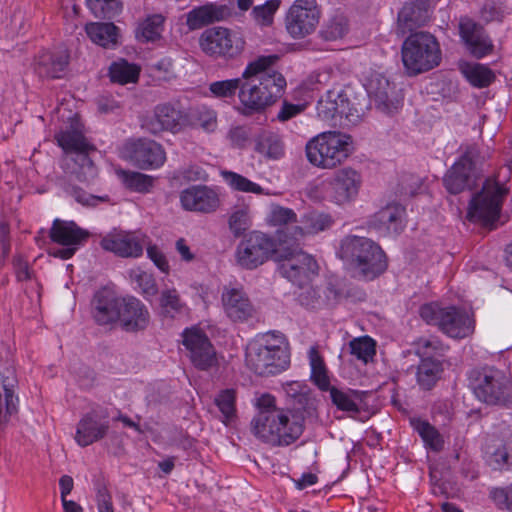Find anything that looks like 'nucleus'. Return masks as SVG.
I'll return each instance as SVG.
<instances>
[{"label":"nucleus","instance_id":"nucleus-1","mask_svg":"<svg viewBox=\"0 0 512 512\" xmlns=\"http://www.w3.org/2000/svg\"><path fill=\"white\" fill-rule=\"evenodd\" d=\"M277 60V55L260 56L246 66L238 93L245 108L261 111L281 97L286 80L281 73L271 69Z\"/></svg>","mask_w":512,"mask_h":512},{"label":"nucleus","instance_id":"nucleus-2","mask_svg":"<svg viewBox=\"0 0 512 512\" xmlns=\"http://www.w3.org/2000/svg\"><path fill=\"white\" fill-rule=\"evenodd\" d=\"M337 256L353 271L355 276L373 280L387 268L381 247L369 238L347 235L339 244Z\"/></svg>","mask_w":512,"mask_h":512},{"label":"nucleus","instance_id":"nucleus-3","mask_svg":"<svg viewBox=\"0 0 512 512\" xmlns=\"http://www.w3.org/2000/svg\"><path fill=\"white\" fill-rule=\"evenodd\" d=\"M245 361L260 376L278 374L290 364L288 346L282 336H262L248 344Z\"/></svg>","mask_w":512,"mask_h":512},{"label":"nucleus","instance_id":"nucleus-4","mask_svg":"<svg viewBox=\"0 0 512 512\" xmlns=\"http://www.w3.org/2000/svg\"><path fill=\"white\" fill-rule=\"evenodd\" d=\"M353 151L352 137L339 131L322 132L305 146L309 163L321 169H333L341 165Z\"/></svg>","mask_w":512,"mask_h":512},{"label":"nucleus","instance_id":"nucleus-5","mask_svg":"<svg viewBox=\"0 0 512 512\" xmlns=\"http://www.w3.org/2000/svg\"><path fill=\"white\" fill-rule=\"evenodd\" d=\"M58 145L64 150L63 168L66 173L75 175L79 181L89 182L97 176V168L89 154L95 148L83 134L73 128L61 131L55 136Z\"/></svg>","mask_w":512,"mask_h":512},{"label":"nucleus","instance_id":"nucleus-6","mask_svg":"<svg viewBox=\"0 0 512 512\" xmlns=\"http://www.w3.org/2000/svg\"><path fill=\"white\" fill-rule=\"evenodd\" d=\"M251 428L256 437L274 446L290 445L304 430L299 419L290 420L285 410L258 412L251 421Z\"/></svg>","mask_w":512,"mask_h":512},{"label":"nucleus","instance_id":"nucleus-7","mask_svg":"<svg viewBox=\"0 0 512 512\" xmlns=\"http://www.w3.org/2000/svg\"><path fill=\"white\" fill-rule=\"evenodd\" d=\"M402 62L410 76L439 65L441 51L436 38L427 32L412 33L402 45Z\"/></svg>","mask_w":512,"mask_h":512},{"label":"nucleus","instance_id":"nucleus-8","mask_svg":"<svg viewBox=\"0 0 512 512\" xmlns=\"http://www.w3.org/2000/svg\"><path fill=\"white\" fill-rule=\"evenodd\" d=\"M281 241L275 260L282 277L301 286L318 274L319 266L312 255L304 252L298 244H290L287 239Z\"/></svg>","mask_w":512,"mask_h":512},{"label":"nucleus","instance_id":"nucleus-9","mask_svg":"<svg viewBox=\"0 0 512 512\" xmlns=\"http://www.w3.org/2000/svg\"><path fill=\"white\" fill-rule=\"evenodd\" d=\"M419 314L428 324L436 325L448 337L462 339L474 331V322L469 314L454 306L441 307L428 303L420 307Z\"/></svg>","mask_w":512,"mask_h":512},{"label":"nucleus","instance_id":"nucleus-10","mask_svg":"<svg viewBox=\"0 0 512 512\" xmlns=\"http://www.w3.org/2000/svg\"><path fill=\"white\" fill-rule=\"evenodd\" d=\"M317 114L323 120L337 116L356 123L363 114V105L351 86H337L328 90L317 103Z\"/></svg>","mask_w":512,"mask_h":512},{"label":"nucleus","instance_id":"nucleus-11","mask_svg":"<svg viewBox=\"0 0 512 512\" xmlns=\"http://www.w3.org/2000/svg\"><path fill=\"white\" fill-rule=\"evenodd\" d=\"M473 391L476 398L486 405L512 407V381L498 369L485 368L478 372Z\"/></svg>","mask_w":512,"mask_h":512},{"label":"nucleus","instance_id":"nucleus-12","mask_svg":"<svg viewBox=\"0 0 512 512\" xmlns=\"http://www.w3.org/2000/svg\"><path fill=\"white\" fill-rule=\"evenodd\" d=\"M487 155L481 153L477 146H467L460 159L446 172L443 183L452 194L471 189L479 176L480 169Z\"/></svg>","mask_w":512,"mask_h":512},{"label":"nucleus","instance_id":"nucleus-13","mask_svg":"<svg viewBox=\"0 0 512 512\" xmlns=\"http://www.w3.org/2000/svg\"><path fill=\"white\" fill-rule=\"evenodd\" d=\"M189 123V112L172 102L157 104L151 114L141 118V128L151 135L177 134L188 128Z\"/></svg>","mask_w":512,"mask_h":512},{"label":"nucleus","instance_id":"nucleus-14","mask_svg":"<svg viewBox=\"0 0 512 512\" xmlns=\"http://www.w3.org/2000/svg\"><path fill=\"white\" fill-rule=\"evenodd\" d=\"M200 47L207 55L235 59L242 54L245 40L236 31L224 27L206 29L199 39Z\"/></svg>","mask_w":512,"mask_h":512},{"label":"nucleus","instance_id":"nucleus-15","mask_svg":"<svg viewBox=\"0 0 512 512\" xmlns=\"http://www.w3.org/2000/svg\"><path fill=\"white\" fill-rule=\"evenodd\" d=\"M505 190L499 184L486 180L482 190L475 194L469 205L471 221L491 226L499 218Z\"/></svg>","mask_w":512,"mask_h":512},{"label":"nucleus","instance_id":"nucleus-16","mask_svg":"<svg viewBox=\"0 0 512 512\" xmlns=\"http://www.w3.org/2000/svg\"><path fill=\"white\" fill-rule=\"evenodd\" d=\"M278 248L272 238L258 231L249 233L236 248V263L244 269L252 270L265 263L270 256L276 258Z\"/></svg>","mask_w":512,"mask_h":512},{"label":"nucleus","instance_id":"nucleus-17","mask_svg":"<svg viewBox=\"0 0 512 512\" xmlns=\"http://www.w3.org/2000/svg\"><path fill=\"white\" fill-rule=\"evenodd\" d=\"M320 16L316 0H295L286 15V30L292 38L302 39L315 31Z\"/></svg>","mask_w":512,"mask_h":512},{"label":"nucleus","instance_id":"nucleus-18","mask_svg":"<svg viewBox=\"0 0 512 512\" xmlns=\"http://www.w3.org/2000/svg\"><path fill=\"white\" fill-rule=\"evenodd\" d=\"M325 185L331 201L338 205H344L357 197L362 185V176L357 170L344 167L326 180Z\"/></svg>","mask_w":512,"mask_h":512},{"label":"nucleus","instance_id":"nucleus-19","mask_svg":"<svg viewBox=\"0 0 512 512\" xmlns=\"http://www.w3.org/2000/svg\"><path fill=\"white\" fill-rule=\"evenodd\" d=\"M486 460L494 470L512 463V429L503 425L487 435L483 447Z\"/></svg>","mask_w":512,"mask_h":512},{"label":"nucleus","instance_id":"nucleus-20","mask_svg":"<svg viewBox=\"0 0 512 512\" xmlns=\"http://www.w3.org/2000/svg\"><path fill=\"white\" fill-rule=\"evenodd\" d=\"M183 345L189 351L191 362L198 369L208 370L216 365V352L201 329L197 327L186 329L183 332Z\"/></svg>","mask_w":512,"mask_h":512},{"label":"nucleus","instance_id":"nucleus-21","mask_svg":"<svg viewBox=\"0 0 512 512\" xmlns=\"http://www.w3.org/2000/svg\"><path fill=\"white\" fill-rule=\"evenodd\" d=\"M126 156L141 169H157L166 161V153L161 144L154 140L138 139L124 146Z\"/></svg>","mask_w":512,"mask_h":512},{"label":"nucleus","instance_id":"nucleus-22","mask_svg":"<svg viewBox=\"0 0 512 512\" xmlns=\"http://www.w3.org/2000/svg\"><path fill=\"white\" fill-rule=\"evenodd\" d=\"M110 429L109 414L104 409H93L84 414L77 424L75 441L82 447L103 439Z\"/></svg>","mask_w":512,"mask_h":512},{"label":"nucleus","instance_id":"nucleus-23","mask_svg":"<svg viewBox=\"0 0 512 512\" xmlns=\"http://www.w3.org/2000/svg\"><path fill=\"white\" fill-rule=\"evenodd\" d=\"M180 203L184 210L209 214L221 206L219 193L206 185H194L180 192Z\"/></svg>","mask_w":512,"mask_h":512},{"label":"nucleus","instance_id":"nucleus-24","mask_svg":"<svg viewBox=\"0 0 512 512\" xmlns=\"http://www.w3.org/2000/svg\"><path fill=\"white\" fill-rule=\"evenodd\" d=\"M365 89L376 107L384 113H392L398 107L396 87L383 73L371 72L366 79Z\"/></svg>","mask_w":512,"mask_h":512},{"label":"nucleus","instance_id":"nucleus-25","mask_svg":"<svg viewBox=\"0 0 512 512\" xmlns=\"http://www.w3.org/2000/svg\"><path fill=\"white\" fill-rule=\"evenodd\" d=\"M341 291L328 282L323 285L299 286L297 302L308 310H320L335 306L341 299Z\"/></svg>","mask_w":512,"mask_h":512},{"label":"nucleus","instance_id":"nucleus-26","mask_svg":"<svg viewBox=\"0 0 512 512\" xmlns=\"http://www.w3.org/2000/svg\"><path fill=\"white\" fill-rule=\"evenodd\" d=\"M458 28L460 37L472 56L480 59L492 53V40L480 24L469 17H461Z\"/></svg>","mask_w":512,"mask_h":512},{"label":"nucleus","instance_id":"nucleus-27","mask_svg":"<svg viewBox=\"0 0 512 512\" xmlns=\"http://www.w3.org/2000/svg\"><path fill=\"white\" fill-rule=\"evenodd\" d=\"M145 236L140 232H112L101 240V247L114 254L129 258L139 257L143 253Z\"/></svg>","mask_w":512,"mask_h":512},{"label":"nucleus","instance_id":"nucleus-28","mask_svg":"<svg viewBox=\"0 0 512 512\" xmlns=\"http://www.w3.org/2000/svg\"><path fill=\"white\" fill-rule=\"evenodd\" d=\"M0 384L3 390V394H0L1 428L17 411L18 396L15 391L18 386V379L13 364L6 363L0 368Z\"/></svg>","mask_w":512,"mask_h":512},{"label":"nucleus","instance_id":"nucleus-29","mask_svg":"<svg viewBox=\"0 0 512 512\" xmlns=\"http://www.w3.org/2000/svg\"><path fill=\"white\" fill-rule=\"evenodd\" d=\"M118 320L125 331L138 332L147 328L150 314L139 299L135 297L122 298Z\"/></svg>","mask_w":512,"mask_h":512},{"label":"nucleus","instance_id":"nucleus-30","mask_svg":"<svg viewBox=\"0 0 512 512\" xmlns=\"http://www.w3.org/2000/svg\"><path fill=\"white\" fill-rule=\"evenodd\" d=\"M405 208L400 204H388L374 214L370 220V227L386 236L399 234L403 228Z\"/></svg>","mask_w":512,"mask_h":512},{"label":"nucleus","instance_id":"nucleus-31","mask_svg":"<svg viewBox=\"0 0 512 512\" xmlns=\"http://www.w3.org/2000/svg\"><path fill=\"white\" fill-rule=\"evenodd\" d=\"M122 298L108 290L98 291L92 302V315L99 325H107L119 319Z\"/></svg>","mask_w":512,"mask_h":512},{"label":"nucleus","instance_id":"nucleus-32","mask_svg":"<svg viewBox=\"0 0 512 512\" xmlns=\"http://www.w3.org/2000/svg\"><path fill=\"white\" fill-rule=\"evenodd\" d=\"M51 240L62 246L79 247L89 237V232L73 221L55 219L49 231Z\"/></svg>","mask_w":512,"mask_h":512},{"label":"nucleus","instance_id":"nucleus-33","mask_svg":"<svg viewBox=\"0 0 512 512\" xmlns=\"http://www.w3.org/2000/svg\"><path fill=\"white\" fill-rule=\"evenodd\" d=\"M222 303L225 313L233 321H244L253 314V306L242 290L225 289L222 294Z\"/></svg>","mask_w":512,"mask_h":512},{"label":"nucleus","instance_id":"nucleus-34","mask_svg":"<svg viewBox=\"0 0 512 512\" xmlns=\"http://www.w3.org/2000/svg\"><path fill=\"white\" fill-rule=\"evenodd\" d=\"M334 220L331 215L320 212H311L302 217V226H295L292 231L293 240L299 241L306 235H315L332 227Z\"/></svg>","mask_w":512,"mask_h":512},{"label":"nucleus","instance_id":"nucleus-35","mask_svg":"<svg viewBox=\"0 0 512 512\" xmlns=\"http://www.w3.org/2000/svg\"><path fill=\"white\" fill-rule=\"evenodd\" d=\"M68 58L66 51L43 52L37 59L36 71L41 77L60 78L68 65Z\"/></svg>","mask_w":512,"mask_h":512},{"label":"nucleus","instance_id":"nucleus-36","mask_svg":"<svg viewBox=\"0 0 512 512\" xmlns=\"http://www.w3.org/2000/svg\"><path fill=\"white\" fill-rule=\"evenodd\" d=\"M226 12L225 6L204 5L187 13L186 24L191 30L200 29L213 22L223 20Z\"/></svg>","mask_w":512,"mask_h":512},{"label":"nucleus","instance_id":"nucleus-37","mask_svg":"<svg viewBox=\"0 0 512 512\" xmlns=\"http://www.w3.org/2000/svg\"><path fill=\"white\" fill-rule=\"evenodd\" d=\"M332 403L345 412L358 413L360 404L363 402L367 392L358 390H341L331 387L329 390Z\"/></svg>","mask_w":512,"mask_h":512},{"label":"nucleus","instance_id":"nucleus-38","mask_svg":"<svg viewBox=\"0 0 512 512\" xmlns=\"http://www.w3.org/2000/svg\"><path fill=\"white\" fill-rule=\"evenodd\" d=\"M85 31L92 42L104 48L117 44L118 28L113 23H89Z\"/></svg>","mask_w":512,"mask_h":512},{"label":"nucleus","instance_id":"nucleus-39","mask_svg":"<svg viewBox=\"0 0 512 512\" xmlns=\"http://www.w3.org/2000/svg\"><path fill=\"white\" fill-rule=\"evenodd\" d=\"M426 18L419 7L406 4L398 13L397 33L404 36L424 25Z\"/></svg>","mask_w":512,"mask_h":512},{"label":"nucleus","instance_id":"nucleus-40","mask_svg":"<svg viewBox=\"0 0 512 512\" xmlns=\"http://www.w3.org/2000/svg\"><path fill=\"white\" fill-rule=\"evenodd\" d=\"M461 72L467 81L477 88L487 87L495 79L493 71L480 63H465L461 66Z\"/></svg>","mask_w":512,"mask_h":512},{"label":"nucleus","instance_id":"nucleus-41","mask_svg":"<svg viewBox=\"0 0 512 512\" xmlns=\"http://www.w3.org/2000/svg\"><path fill=\"white\" fill-rule=\"evenodd\" d=\"M251 224L250 208L248 205H235L230 209L228 214V227L235 237H239L249 230Z\"/></svg>","mask_w":512,"mask_h":512},{"label":"nucleus","instance_id":"nucleus-42","mask_svg":"<svg viewBox=\"0 0 512 512\" xmlns=\"http://www.w3.org/2000/svg\"><path fill=\"white\" fill-rule=\"evenodd\" d=\"M165 17L162 14H152L139 23L136 36L143 42L156 41L164 30Z\"/></svg>","mask_w":512,"mask_h":512},{"label":"nucleus","instance_id":"nucleus-43","mask_svg":"<svg viewBox=\"0 0 512 512\" xmlns=\"http://www.w3.org/2000/svg\"><path fill=\"white\" fill-rule=\"evenodd\" d=\"M442 371L441 362L434 358H424L418 365L417 381L425 390L431 389L439 379Z\"/></svg>","mask_w":512,"mask_h":512},{"label":"nucleus","instance_id":"nucleus-44","mask_svg":"<svg viewBox=\"0 0 512 512\" xmlns=\"http://www.w3.org/2000/svg\"><path fill=\"white\" fill-rule=\"evenodd\" d=\"M159 305L162 314L171 318L182 314L186 309L185 303L175 288H166L161 291Z\"/></svg>","mask_w":512,"mask_h":512},{"label":"nucleus","instance_id":"nucleus-45","mask_svg":"<svg viewBox=\"0 0 512 512\" xmlns=\"http://www.w3.org/2000/svg\"><path fill=\"white\" fill-rule=\"evenodd\" d=\"M311 366V381L322 391H328L332 386L324 361L318 352L312 348L309 352Z\"/></svg>","mask_w":512,"mask_h":512},{"label":"nucleus","instance_id":"nucleus-46","mask_svg":"<svg viewBox=\"0 0 512 512\" xmlns=\"http://www.w3.org/2000/svg\"><path fill=\"white\" fill-rule=\"evenodd\" d=\"M293 411L296 413L293 415L292 420L297 417L303 424L305 418H315L317 409V400L312 395L309 389L306 393H302L300 397L292 401L290 404Z\"/></svg>","mask_w":512,"mask_h":512},{"label":"nucleus","instance_id":"nucleus-47","mask_svg":"<svg viewBox=\"0 0 512 512\" xmlns=\"http://www.w3.org/2000/svg\"><path fill=\"white\" fill-rule=\"evenodd\" d=\"M109 76L112 82L119 84L134 83L138 80L139 69L136 65L125 60L114 62L109 69Z\"/></svg>","mask_w":512,"mask_h":512},{"label":"nucleus","instance_id":"nucleus-48","mask_svg":"<svg viewBox=\"0 0 512 512\" xmlns=\"http://www.w3.org/2000/svg\"><path fill=\"white\" fill-rule=\"evenodd\" d=\"M235 402L236 391L234 389L222 390L214 399V403L222 415V422L225 425H228L236 418Z\"/></svg>","mask_w":512,"mask_h":512},{"label":"nucleus","instance_id":"nucleus-49","mask_svg":"<svg viewBox=\"0 0 512 512\" xmlns=\"http://www.w3.org/2000/svg\"><path fill=\"white\" fill-rule=\"evenodd\" d=\"M256 151L260 154L273 159L280 158L284 153L283 142L278 135L273 133H263L259 136Z\"/></svg>","mask_w":512,"mask_h":512},{"label":"nucleus","instance_id":"nucleus-50","mask_svg":"<svg viewBox=\"0 0 512 512\" xmlns=\"http://www.w3.org/2000/svg\"><path fill=\"white\" fill-rule=\"evenodd\" d=\"M220 174L226 184L233 190L254 194H263L264 192L260 185L236 172L223 170Z\"/></svg>","mask_w":512,"mask_h":512},{"label":"nucleus","instance_id":"nucleus-51","mask_svg":"<svg viewBox=\"0 0 512 512\" xmlns=\"http://www.w3.org/2000/svg\"><path fill=\"white\" fill-rule=\"evenodd\" d=\"M189 121L188 127L201 128L207 133L214 132L217 128L216 112L206 107L189 112Z\"/></svg>","mask_w":512,"mask_h":512},{"label":"nucleus","instance_id":"nucleus-52","mask_svg":"<svg viewBox=\"0 0 512 512\" xmlns=\"http://www.w3.org/2000/svg\"><path fill=\"white\" fill-rule=\"evenodd\" d=\"M414 429L419 433L424 443L433 451H440L443 448L444 441L435 427L426 421H412Z\"/></svg>","mask_w":512,"mask_h":512},{"label":"nucleus","instance_id":"nucleus-53","mask_svg":"<svg viewBox=\"0 0 512 512\" xmlns=\"http://www.w3.org/2000/svg\"><path fill=\"white\" fill-rule=\"evenodd\" d=\"M415 351L422 359L444 355L447 347L437 337H421L414 342Z\"/></svg>","mask_w":512,"mask_h":512},{"label":"nucleus","instance_id":"nucleus-54","mask_svg":"<svg viewBox=\"0 0 512 512\" xmlns=\"http://www.w3.org/2000/svg\"><path fill=\"white\" fill-rule=\"evenodd\" d=\"M88 8L97 18H113L121 11L118 0H86Z\"/></svg>","mask_w":512,"mask_h":512},{"label":"nucleus","instance_id":"nucleus-55","mask_svg":"<svg viewBox=\"0 0 512 512\" xmlns=\"http://www.w3.org/2000/svg\"><path fill=\"white\" fill-rule=\"evenodd\" d=\"M348 30L347 19L343 15H336L320 31V36L326 41L342 38Z\"/></svg>","mask_w":512,"mask_h":512},{"label":"nucleus","instance_id":"nucleus-56","mask_svg":"<svg viewBox=\"0 0 512 512\" xmlns=\"http://www.w3.org/2000/svg\"><path fill=\"white\" fill-rule=\"evenodd\" d=\"M350 352L357 359L367 363L375 355V342L368 336L353 339L350 344Z\"/></svg>","mask_w":512,"mask_h":512},{"label":"nucleus","instance_id":"nucleus-57","mask_svg":"<svg viewBox=\"0 0 512 512\" xmlns=\"http://www.w3.org/2000/svg\"><path fill=\"white\" fill-rule=\"evenodd\" d=\"M122 177L127 188L140 193L149 192L154 182L152 176L140 172L123 171Z\"/></svg>","mask_w":512,"mask_h":512},{"label":"nucleus","instance_id":"nucleus-58","mask_svg":"<svg viewBox=\"0 0 512 512\" xmlns=\"http://www.w3.org/2000/svg\"><path fill=\"white\" fill-rule=\"evenodd\" d=\"M242 76L234 79L215 81L209 85L211 94L217 98H231L241 89Z\"/></svg>","mask_w":512,"mask_h":512},{"label":"nucleus","instance_id":"nucleus-59","mask_svg":"<svg viewBox=\"0 0 512 512\" xmlns=\"http://www.w3.org/2000/svg\"><path fill=\"white\" fill-rule=\"evenodd\" d=\"M280 0H268L262 5L253 8L252 14L255 21L262 26H269L273 22V16L279 9Z\"/></svg>","mask_w":512,"mask_h":512},{"label":"nucleus","instance_id":"nucleus-60","mask_svg":"<svg viewBox=\"0 0 512 512\" xmlns=\"http://www.w3.org/2000/svg\"><path fill=\"white\" fill-rule=\"evenodd\" d=\"M130 277L142 290L143 294L147 296L156 295L157 285L155 279L150 273L140 269H135L131 271Z\"/></svg>","mask_w":512,"mask_h":512},{"label":"nucleus","instance_id":"nucleus-61","mask_svg":"<svg viewBox=\"0 0 512 512\" xmlns=\"http://www.w3.org/2000/svg\"><path fill=\"white\" fill-rule=\"evenodd\" d=\"M490 498L499 509L512 512V484L506 488H493Z\"/></svg>","mask_w":512,"mask_h":512},{"label":"nucleus","instance_id":"nucleus-62","mask_svg":"<svg viewBox=\"0 0 512 512\" xmlns=\"http://www.w3.org/2000/svg\"><path fill=\"white\" fill-rule=\"evenodd\" d=\"M270 221L274 225H284L296 221V214L292 209L273 206L270 212Z\"/></svg>","mask_w":512,"mask_h":512},{"label":"nucleus","instance_id":"nucleus-63","mask_svg":"<svg viewBox=\"0 0 512 512\" xmlns=\"http://www.w3.org/2000/svg\"><path fill=\"white\" fill-rule=\"evenodd\" d=\"M96 501L98 512H114L112 497L105 486L97 489Z\"/></svg>","mask_w":512,"mask_h":512},{"label":"nucleus","instance_id":"nucleus-64","mask_svg":"<svg viewBox=\"0 0 512 512\" xmlns=\"http://www.w3.org/2000/svg\"><path fill=\"white\" fill-rule=\"evenodd\" d=\"M285 394L290 404L292 401L300 397L302 393H306L310 388L305 383L299 381H291L283 386Z\"/></svg>","mask_w":512,"mask_h":512}]
</instances>
